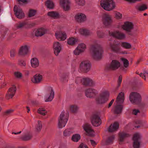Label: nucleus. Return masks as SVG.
<instances>
[{
  "label": "nucleus",
  "instance_id": "obj_1",
  "mask_svg": "<svg viewBox=\"0 0 148 148\" xmlns=\"http://www.w3.org/2000/svg\"><path fill=\"white\" fill-rule=\"evenodd\" d=\"M124 100V94L123 92H121L118 95L116 102L114 104V107L112 108V110L115 113L119 114L121 112L123 108L121 104L123 103Z\"/></svg>",
  "mask_w": 148,
  "mask_h": 148
},
{
  "label": "nucleus",
  "instance_id": "obj_2",
  "mask_svg": "<svg viewBox=\"0 0 148 148\" xmlns=\"http://www.w3.org/2000/svg\"><path fill=\"white\" fill-rule=\"evenodd\" d=\"M69 116V113L67 111L63 110L62 112L58 119V127L59 128H62L65 126Z\"/></svg>",
  "mask_w": 148,
  "mask_h": 148
},
{
  "label": "nucleus",
  "instance_id": "obj_3",
  "mask_svg": "<svg viewBox=\"0 0 148 148\" xmlns=\"http://www.w3.org/2000/svg\"><path fill=\"white\" fill-rule=\"evenodd\" d=\"M92 55L93 58L98 60L100 59L103 53L102 49L98 46H92L91 47Z\"/></svg>",
  "mask_w": 148,
  "mask_h": 148
},
{
  "label": "nucleus",
  "instance_id": "obj_4",
  "mask_svg": "<svg viewBox=\"0 0 148 148\" xmlns=\"http://www.w3.org/2000/svg\"><path fill=\"white\" fill-rule=\"evenodd\" d=\"M101 5L105 10L109 11L112 10L115 7L113 0H101Z\"/></svg>",
  "mask_w": 148,
  "mask_h": 148
},
{
  "label": "nucleus",
  "instance_id": "obj_5",
  "mask_svg": "<svg viewBox=\"0 0 148 148\" xmlns=\"http://www.w3.org/2000/svg\"><path fill=\"white\" fill-rule=\"evenodd\" d=\"M109 95V92L105 90L100 94L96 99L97 103L98 104L105 103L108 100V97Z\"/></svg>",
  "mask_w": 148,
  "mask_h": 148
},
{
  "label": "nucleus",
  "instance_id": "obj_6",
  "mask_svg": "<svg viewBox=\"0 0 148 148\" xmlns=\"http://www.w3.org/2000/svg\"><path fill=\"white\" fill-rule=\"evenodd\" d=\"M52 48L53 53L56 56L59 55L62 49V44L58 41H55L53 43Z\"/></svg>",
  "mask_w": 148,
  "mask_h": 148
},
{
  "label": "nucleus",
  "instance_id": "obj_7",
  "mask_svg": "<svg viewBox=\"0 0 148 148\" xmlns=\"http://www.w3.org/2000/svg\"><path fill=\"white\" fill-rule=\"evenodd\" d=\"M102 21L105 26L110 25L112 22L111 16L108 14H104L102 16Z\"/></svg>",
  "mask_w": 148,
  "mask_h": 148
},
{
  "label": "nucleus",
  "instance_id": "obj_8",
  "mask_svg": "<svg viewBox=\"0 0 148 148\" xmlns=\"http://www.w3.org/2000/svg\"><path fill=\"white\" fill-rule=\"evenodd\" d=\"M22 132L21 138L23 140H27L30 139L32 137V135L30 134L29 132L25 130H23L22 131H19L16 132H12V134L16 135L19 134Z\"/></svg>",
  "mask_w": 148,
  "mask_h": 148
},
{
  "label": "nucleus",
  "instance_id": "obj_9",
  "mask_svg": "<svg viewBox=\"0 0 148 148\" xmlns=\"http://www.w3.org/2000/svg\"><path fill=\"white\" fill-rule=\"evenodd\" d=\"M129 98L132 103H135L141 100V97L138 93L136 92H132L130 95Z\"/></svg>",
  "mask_w": 148,
  "mask_h": 148
},
{
  "label": "nucleus",
  "instance_id": "obj_10",
  "mask_svg": "<svg viewBox=\"0 0 148 148\" xmlns=\"http://www.w3.org/2000/svg\"><path fill=\"white\" fill-rule=\"evenodd\" d=\"M90 63L88 60L83 61L80 65L79 69L81 71L87 72L90 70Z\"/></svg>",
  "mask_w": 148,
  "mask_h": 148
},
{
  "label": "nucleus",
  "instance_id": "obj_11",
  "mask_svg": "<svg viewBox=\"0 0 148 148\" xmlns=\"http://www.w3.org/2000/svg\"><path fill=\"white\" fill-rule=\"evenodd\" d=\"M86 49V46L84 43L79 44L77 47L74 51L73 53L76 55H79L85 51Z\"/></svg>",
  "mask_w": 148,
  "mask_h": 148
},
{
  "label": "nucleus",
  "instance_id": "obj_12",
  "mask_svg": "<svg viewBox=\"0 0 148 148\" xmlns=\"http://www.w3.org/2000/svg\"><path fill=\"white\" fill-rule=\"evenodd\" d=\"M54 92L53 89L49 88L47 91V93L45 97V100L46 102L51 101L54 97Z\"/></svg>",
  "mask_w": 148,
  "mask_h": 148
},
{
  "label": "nucleus",
  "instance_id": "obj_13",
  "mask_svg": "<svg viewBox=\"0 0 148 148\" xmlns=\"http://www.w3.org/2000/svg\"><path fill=\"white\" fill-rule=\"evenodd\" d=\"M47 29L45 27H42L35 29L34 31L35 35L36 36H41L46 34Z\"/></svg>",
  "mask_w": 148,
  "mask_h": 148
},
{
  "label": "nucleus",
  "instance_id": "obj_14",
  "mask_svg": "<svg viewBox=\"0 0 148 148\" xmlns=\"http://www.w3.org/2000/svg\"><path fill=\"white\" fill-rule=\"evenodd\" d=\"M14 10L16 16L19 19H22L25 16V14L19 6L16 5L14 6Z\"/></svg>",
  "mask_w": 148,
  "mask_h": 148
},
{
  "label": "nucleus",
  "instance_id": "obj_15",
  "mask_svg": "<svg viewBox=\"0 0 148 148\" xmlns=\"http://www.w3.org/2000/svg\"><path fill=\"white\" fill-rule=\"evenodd\" d=\"M16 90V87L14 85H12L8 90L6 94L5 97L7 99L12 98L14 95Z\"/></svg>",
  "mask_w": 148,
  "mask_h": 148
},
{
  "label": "nucleus",
  "instance_id": "obj_16",
  "mask_svg": "<svg viewBox=\"0 0 148 148\" xmlns=\"http://www.w3.org/2000/svg\"><path fill=\"white\" fill-rule=\"evenodd\" d=\"M71 3V0H59L60 6L65 11H67L70 10Z\"/></svg>",
  "mask_w": 148,
  "mask_h": 148
},
{
  "label": "nucleus",
  "instance_id": "obj_17",
  "mask_svg": "<svg viewBox=\"0 0 148 148\" xmlns=\"http://www.w3.org/2000/svg\"><path fill=\"white\" fill-rule=\"evenodd\" d=\"M76 80L80 81L84 85L86 86H93L95 84V82L91 79L88 77H84L82 79L80 77H78Z\"/></svg>",
  "mask_w": 148,
  "mask_h": 148
},
{
  "label": "nucleus",
  "instance_id": "obj_18",
  "mask_svg": "<svg viewBox=\"0 0 148 148\" xmlns=\"http://www.w3.org/2000/svg\"><path fill=\"white\" fill-rule=\"evenodd\" d=\"M92 124L95 126H98L101 124V120L99 116L97 114L93 115L91 118Z\"/></svg>",
  "mask_w": 148,
  "mask_h": 148
},
{
  "label": "nucleus",
  "instance_id": "obj_19",
  "mask_svg": "<svg viewBox=\"0 0 148 148\" xmlns=\"http://www.w3.org/2000/svg\"><path fill=\"white\" fill-rule=\"evenodd\" d=\"M110 35L118 39H122L125 37V35L117 31H115L109 33Z\"/></svg>",
  "mask_w": 148,
  "mask_h": 148
},
{
  "label": "nucleus",
  "instance_id": "obj_20",
  "mask_svg": "<svg viewBox=\"0 0 148 148\" xmlns=\"http://www.w3.org/2000/svg\"><path fill=\"white\" fill-rule=\"evenodd\" d=\"M140 135L138 133L134 134L133 139L134 140L133 147L134 148H139L140 147Z\"/></svg>",
  "mask_w": 148,
  "mask_h": 148
},
{
  "label": "nucleus",
  "instance_id": "obj_21",
  "mask_svg": "<svg viewBox=\"0 0 148 148\" xmlns=\"http://www.w3.org/2000/svg\"><path fill=\"white\" fill-rule=\"evenodd\" d=\"M98 93L97 90L94 88H89L85 91V94L87 97L91 98L96 95Z\"/></svg>",
  "mask_w": 148,
  "mask_h": 148
},
{
  "label": "nucleus",
  "instance_id": "obj_22",
  "mask_svg": "<svg viewBox=\"0 0 148 148\" xmlns=\"http://www.w3.org/2000/svg\"><path fill=\"white\" fill-rule=\"evenodd\" d=\"M82 127L89 135L92 136L94 135V132L90 125L87 123H84L82 125Z\"/></svg>",
  "mask_w": 148,
  "mask_h": 148
},
{
  "label": "nucleus",
  "instance_id": "obj_23",
  "mask_svg": "<svg viewBox=\"0 0 148 148\" xmlns=\"http://www.w3.org/2000/svg\"><path fill=\"white\" fill-rule=\"evenodd\" d=\"M75 18L77 21L80 23L83 22L87 19V17L85 14L81 12L77 13L75 15Z\"/></svg>",
  "mask_w": 148,
  "mask_h": 148
},
{
  "label": "nucleus",
  "instance_id": "obj_24",
  "mask_svg": "<svg viewBox=\"0 0 148 148\" xmlns=\"http://www.w3.org/2000/svg\"><path fill=\"white\" fill-rule=\"evenodd\" d=\"M29 46L27 45H24L20 48L18 53L19 55L24 56L27 54L29 51Z\"/></svg>",
  "mask_w": 148,
  "mask_h": 148
},
{
  "label": "nucleus",
  "instance_id": "obj_25",
  "mask_svg": "<svg viewBox=\"0 0 148 148\" xmlns=\"http://www.w3.org/2000/svg\"><path fill=\"white\" fill-rule=\"evenodd\" d=\"M56 38L59 41H64L66 39L67 37L66 33L61 31L57 32L55 33Z\"/></svg>",
  "mask_w": 148,
  "mask_h": 148
},
{
  "label": "nucleus",
  "instance_id": "obj_26",
  "mask_svg": "<svg viewBox=\"0 0 148 148\" xmlns=\"http://www.w3.org/2000/svg\"><path fill=\"white\" fill-rule=\"evenodd\" d=\"M133 26V24L131 22H126L122 26V28L123 29L128 31L134 28V31H137L138 30L137 27H134Z\"/></svg>",
  "mask_w": 148,
  "mask_h": 148
},
{
  "label": "nucleus",
  "instance_id": "obj_27",
  "mask_svg": "<svg viewBox=\"0 0 148 148\" xmlns=\"http://www.w3.org/2000/svg\"><path fill=\"white\" fill-rule=\"evenodd\" d=\"M42 76L39 74H36L32 78L31 81L33 83L38 84L40 83L42 80Z\"/></svg>",
  "mask_w": 148,
  "mask_h": 148
},
{
  "label": "nucleus",
  "instance_id": "obj_28",
  "mask_svg": "<svg viewBox=\"0 0 148 148\" xmlns=\"http://www.w3.org/2000/svg\"><path fill=\"white\" fill-rule=\"evenodd\" d=\"M120 66V63L119 61L116 60H113L110 65V67L112 69L115 70L118 69Z\"/></svg>",
  "mask_w": 148,
  "mask_h": 148
},
{
  "label": "nucleus",
  "instance_id": "obj_29",
  "mask_svg": "<svg viewBox=\"0 0 148 148\" xmlns=\"http://www.w3.org/2000/svg\"><path fill=\"white\" fill-rule=\"evenodd\" d=\"M110 49L112 51L117 54H124L127 53L126 52H123L121 48L112 45H110Z\"/></svg>",
  "mask_w": 148,
  "mask_h": 148
},
{
  "label": "nucleus",
  "instance_id": "obj_30",
  "mask_svg": "<svg viewBox=\"0 0 148 148\" xmlns=\"http://www.w3.org/2000/svg\"><path fill=\"white\" fill-rule=\"evenodd\" d=\"M31 66L33 68L38 67L39 65V62L38 59L34 57L31 58L30 61Z\"/></svg>",
  "mask_w": 148,
  "mask_h": 148
},
{
  "label": "nucleus",
  "instance_id": "obj_31",
  "mask_svg": "<svg viewBox=\"0 0 148 148\" xmlns=\"http://www.w3.org/2000/svg\"><path fill=\"white\" fill-rule=\"evenodd\" d=\"M47 15L49 17L54 18H58L60 16L59 13L56 11H51L48 12L47 13Z\"/></svg>",
  "mask_w": 148,
  "mask_h": 148
},
{
  "label": "nucleus",
  "instance_id": "obj_32",
  "mask_svg": "<svg viewBox=\"0 0 148 148\" xmlns=\"http://www.w3.org/2000/svg\"><path fill=\"white\" fill-rule=\"evenodd\" d=\"M78 39L77 38L71 37L68 38L67 40V43L70 45L73 46L78 42Z\"/></svg>",
  "mask_w": 148,
  "mask_h": 148
},
{
  "label": "nucleus",
  "instance_id": "obj_33",
  "mask_svg": "<svg viewBox=\"0 0 148 148\" xmlns=\"http://www.w3.org/2000/svg\"><path fill=\"white\" fill-rule=\"evenodd\" d=\"M119 127V124L117 122H115L110 126L108 128V131L110 132H114L118 129Z\"/></svg>",
  "mask_w": 148,
  "mask_h": 148
},
{
  "label": "nucleus",
  "instance_id": "obj_34",
  "mask_svg": "<svg viewBox=\"0 0 148 148\" xmlns=\"http://www.w3.org/2000/svg\"><path fill=\"white\" fill-rule=\"evenodd\" d=\"M74 1L76 6L78 8H80L85 4V0H74Z\"/></svg>",
  "mask_w": 148,
  "mask_h": 148
},
{
  "label": "nucleus",
  "instance_id": "obj_35",
  "mask_svg": "<svg viewBox=\"0 0 148 148\" xmlns=\"http://www.w3.org/2000/svg\"><path fill=\"white\" fill-rule=\"evenodd\" d=\"M45 6L49 9H53L55 7V5L51 0H47L45 2Z\"/></svg>",
  "mask_w": 148,
  "mask_h": 148
},
{
  "label": "nucleus",
  "instance_id": "obj_36",
  "mask_svg": "<svg viewBox=\"0 0 148 148\" xmlns=\"http://www.w3.org/2000/svg\"><path fill=\"white\" fill-rule=\"evenodd\" d=\"M37 112L43 116L46 115L48 113V111L44 107H40L37 110Z\"/></svg>",
  "mask_w": 148,
  "mask_h": 148
},
{
  "label": "nucleus",
  "instance_id": "obj_37",
  "mask_svg": "<svg viewBox=\"0 0 148 148\" xmlns=\"http://www.w3.org/2000/svg\"><path fill=\"white\" fill-rule=\"evenodd\" d=\"M74 130L72 128H69L66 129L64 132L63 134L64 136L67 137L69 136L73 133Z\"/></svg>",
  "mask_w": 148,
  "mask_h": 148
},
{
  "label": "nucleus",
  "instance_id": "obj_38",
  "mask_svg": "<svg viewBox=\"0 0 148 148\" xmlns=\"http://www.w3.org/2000/svg\"><path fill=\"white\" fill-rule=\"evenodd\" d=\"M79 32L81 34L84 36H87L90 34V31L86 29H79Z\"/></svg>",
  "mask_w": 148,
  "mask_h": 148
},
{
  "label": "nucleus",
  "instance_id": "obj_39",
  "mask_svg": "<svg viewBox=\"0 0 148 148\" xmlns=\"http://www.w3.org/2000/svg\"><path fill=\"white\" fill-rule=\"evenodd\" d=\"M78 107L75 105H70L67 107L68 110L73 113L76 112L78 109Z\"/></svg>",
  "mask_w": 148,
  "mask_h": 148
},
{
  "label": "nucleus",
  "instance_id": "obj_40",
  "mask_svg": "<svg viewBox=\"0 0 148 148\" xmlns=\"http://www.w3.org/2000/svg\"><path fill=\"white\" fill-rule=\"evenodd\" d=\"M119 140L121 142H123L124 138L128 136V134L127 133L124 132H120L119 134Z\"/></svg>",
  "mask_w": 148,
  "mask_h": 148
},
{
  "label": "nucleus",
  "instance_id": "obj_41",
  "mask_svg": "<svg viewBox=\"0 0 148 148\" xmlns=\"http://www.w3.org/2000/svg\"><path fill=\"white\" fill-rule=\"evenodd\" d=\"M136 7L137 10L140 11H144L147 8V5L145 4L138 5Z\"/></svg>",
  "mask_w": 148,
  "mask_h": 148
},
{
  "label": "nucleus",
  "instance_id": "obj_42",
  "mask_svg": "<svg viewBox=\"0 0 148 148\" xmlns=\"http://www.w3.org/2000/svg\"><path fill=\"white\" fill-rule=\"evenodd\" d=\"M42 127V125L41 121L38 120L37 121L36 125V131L37 132L40 131Z\"/></svg>",
  "mask_w": 148,
  "mask_h": 148
},
{
  "label": "nucleus",
  "instance_id": "obj_43",
  "mask_svg": "<svg viewBox=\"0 0 148 148\" xmlns=\"http://www.w3.org/2000/svg\"><path fill=\"white\" fill-rule=\"evenodd\" d=\"M80 136L78 134H75L73 135L71 138V140L75 142H77L80 139Z\"/></svg>",
  "mask_w": 148,
  "mask_h": 148
},
{
  "label": "nucleus",
  "instance_id": "obj_44",
  "mask_svg": "<svg viewBox=\"0 0 148 148\" xmlns=\"http://www.w3.org/2000/svg\"><path fill=\"white\" fill-rule=\"evenodd\" d=\"M121 46L127 49H129L131 48L132 45L130 44L128 42H123L121 43Z\"/></svg>",
  "mask_w": 148,
  "mask_h": 148
},
{
  "label": "nucleus",
  "instance_id": "obj_45",
  "mask_svg": "<svg viewBox=\"0 0 148 148\" xmlns=\"http://www.w3.org/2000/svg\"><path fill=\"white\" fill-rule=\"evenodd\" d=\"M28 26V23L26 22H21L18 23L17 27L18 28H21L23 27H27Z\"/></svg>",
  "mask_w": 148,
  "mask_h": 148
},
{
  "label": "nucleus",
  "instance_id": "obj_46",
  "mask_svg": "<svg viewBox=\"0 0 148 148\" xmlns=\"http://www.w3.org/2000/svg\"><path fill=\"white\" fill-rule=\"evenodd\" d=\"M139 75L140 77L145 80H146V78L148 79V73L146 71H144L143 73L139 74Z\"/></svg>",
  "mask_w": 148,
  "mask_h": 148
},
{
  "label": "nucleus",
  "instance_id": "obj_47",
  "mask_svg": "<svg viewBox=\"0 0 148 148\" xmlns=\"http://www.w3.org/2000/svg\"><path fill=\"white\" fill-rule=\"evenodd\" d=\"M36 12V11L35 10L33 9H30L29 10L28 12V16L29 17H32L34 16Z\"/></svg>",
  "mask_w": 148,
  "mask_h": 148
},
{
  "label": "nucleus",
  "instance_id": "obj_48",
  "mask_svg": "<svg viewBox=\"0 0 148 148\" xmlns=\"http://www.w3.org/2000/svg\"><path fill=\"white\" fill-rule=\"evenodd\" d=\"M121 60L123 63L124 66L125 67H127L128 66L129 63L127 60L125 58H122L121 59Z\"/></svg>",
  "mask_w": 148,
  "mask_h": 148
},
{
  "label": "nucleus",
  "instance_id": "obj_49",
  "mask_svg": "<svg viewBox=\"0 0 148 148\" xmlns=\"http://www.w3.org/2000/svg\"><path fill=\"white\" fill-rule=\"evenodd\" d=\"M15 76L17 78L21 79L22 77V74L19 71H16L14 73Z\"/></svg>",
  "mask_w": 148,
  "mask_h": 148
},
{
  "label": "nucleus",
  "instance_id": "obj_50",
  "mask_svg": "<svg viewBox=\"0 0 148 148\" xmlns=\"http://www.w3.org/2000/svg\"><path fill=\"white\" fill-rule=\"evenodd\" d=\"M114 138V136H112L109 137L108 139L107 143V144H110L112 143Z\"/></svg>",
  "mask_w": 148,
  "mask_h": 148
},
{
  "label": "nucleus",
  "instance_id": "obj_51",
  "mask_svg": "<svg viewBox=\"0 0 148 148\" xmlns=\"http://www.w3.org/2000/svg\"><path fill=\"white\" fill-rule=\"evenodd\" d=\"M18 64L19 65L22 66H25L26 65V63L24 60L20 59L18 61Z\"/></svg>",
  "mask_w": 148,
  "mask_h": 148
},
{
  "label": "nucleus",
  "instance_id": "obj_52",
  "mask_svg": "<svg viewBox=\"0 0 148 148\" xmlns=\"http://www.w3.org/2000/svg\"><path fill=\"white\" fill-rule=\"evenodd\" d=\"M122 17V14L119 12H116L115 13V17L117 19L121 18Z\"/></svg>",
  "mask_w": 148,
  "mask_h": 148
},
{
  "label": "nucleus",
  "instance_id": "obj_53",
  "mask_svg": "<svg viewBox=\"0 0 148 148\" xmlns=\"http://www.w3.org/2000/svg\"><path fill=\"white\" fill-rule=\"evenodd\" d=\"M1 83L0 84V88H3L6 85V82L4 80H1L0 82Z\"/></svg>",
  "mask_w": 148,
  "mask_h": 148
},
{
  "label": "nucleus",
  "instance_id": "obj_54",
  "mask_svg": "<svg viewBox=\"0 0 148 148\" xmlns=\"http://www.w3.org/2000/svg\"><path fill=\"white\" fill-rule=\"evenodd\" d=\"M90 141L91 145L93 147L95 146L97 144V142L94 140H90Z\"/></svg>",
  "mask_w": 148,
  "mask_h": 148
},
{
  "label": "nucleus",
  "instance_id": "obj_55",
  "mask_svg": "<svg viewBox=\"0 0 148 148\" xmlns=\"http://www.w3.org/2000/svg\"><path fill=\"white\" fill-rule=\"evenodd\" d=\"M77 148H88V147L85 144L82 143L79 145Z\"/></svg>",
  "mask_w": 148,
  "mask_h": 148
},
{
  "label": "nucleus",
  "instance_id": "obj_56",
  "mask_svg": "<svg viewBox=\"0 0 148 148\" xmlns=\"http://www.w3.org/2000/svg\"><path fill=\"white\" fill-rule=\"evenodd\" d=\"M122 77L121 76H120L119 77L118 80V83L119 85H120L122 82Z\"/></svg>",
  "mask_w": 148,
  "mask_h": 148
},
{
  "label": "nucleus",
  "instance_id": "obj_57",
  "mask_svg": "<svg viewBox=\"0 0 148 148\" xmlns=\"http://www.w3.org/2000/svg\"><path fill=\"white\" fill-rule=\"evenodd\" d=\"M139 112V110H138L135 109L133 111V114L135 115H136Z\"/></svg>",
  "mask_w": 148,
  "mask_h": 148
},
{
  "label": "nucleus",
  "instance_id": "obj_58",
  "mask_svg": "<svg viewBox=\"0 0 148 148\" xmlns=\"http://www.w3.org/2000/svg\"><path fill=\"white\" fill-rule=\"evenodd\" d=\"M114 101V99H112L111 101L108 104V108H110L111 107V106L112 104Z\"/></svg>",
  "mask_w": 148,
  "mask_h": 148
},
{
  "label": "nucleus",
  "instance_id": "obj_59",
  "mask_svg": "<svg viewBox=\"0 0 148 148\" xmlns=\"http://www.w3.org/2000/svg\"><path fill=\"white\" fill-rule=\"evenodd\" d=\"M13 112V110L12 109H9L7 110L6 111V113L8 114H10Z\"/></svg>",
  "mask_w": 148,
  "mask_h": 148
},
{
  "label": "nucleus",
  "instance_id": "obj_60",
  "mask_svg": "<svg viewBox=\"0 0 148 148\" xmlns=\"http://www.w3.org/2000/svg\"><path fill=\"white\" fill-rule=\"evenodd\" d=\"M18 2L20 4L26 2L27 0H18Z\"/></svg>",
  "mask_w": 148,
  "mask_h": 148
},
{
  "label": "nucleus",
  "instance_id": "obj_61",
  "mask_svg": "<svg viewBox=\"0 0 148 148\" xmlns=\"http://www.w3.org/2000/svg\"><path fill=\"white\" fill-rule=\"evenodd\" d=\"M10 55L11 57H13L14 56V52L11 51L10 53Z\"/></svg>",
  "mask_w": 148,
  "mask_h": 148
},
{
  "label": "nucleus",
  "instance_id": "obj_62",
  "mask_svg": "<svg viewBox=\"0 0 148 148\" xmlns=\"http://www.w3.org/2000/svg\"><path fill=\"white\" fill-rule=\"evenodd\" d=\"M26 108H27V112L28 113H29L30 111V109H29V108L28 107H27Z\"/></svg>",
  "mask_w": 148,
  "mask_h": 148
},
{
  "label": "nucleus",
  "instance_id": "obj_63",
  "mask_svg": "<svg viewBox=\"0 0 148 148\" xmlns=\"http://www.w3.org/2000/svg\"><path fill=\"white\" fill-rule=\"evenodd\" d=\"M147 15V14L146 13H145L144 14V16H146Z\"/></svg>",
  "mask_w": 148,
  "mask_h": 148
},
{
  "label": "nucleus",
  "instance_id": "obj_64",
  "mask_svg": "<svg viewBox=\"0 0 148 148\" xmlns=\"http://www.w3.org/2000/svg\"><path fill=\"white\" fill-rule=\"evenodd\" d=\"M140 127V126H137V127H138H138Z\"/></svg>",
  "mask_w": 148,
  "mask_h": 148
}]
</instances>
